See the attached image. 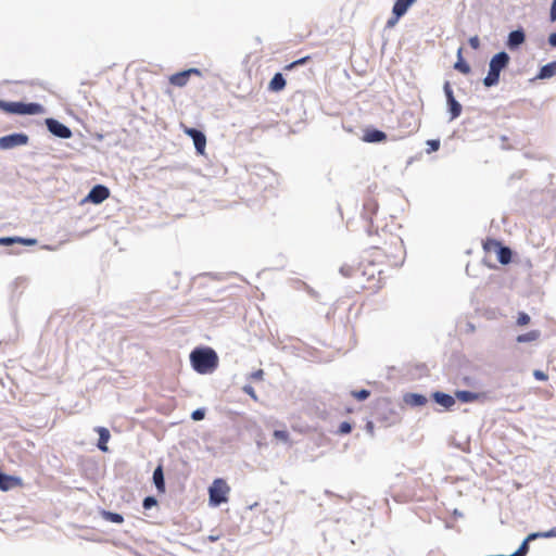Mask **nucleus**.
Masks as SVG:
<instances>
[{
	"label": "nucleus",
	"mask_w": 556,
	"mask_h": 556,
	"mask_svg": "<svg viewBox=\"0 0 556 556\" xmlns=\"http://www.w3.org/2000/svg\"><path fill=\"white\" fill-rule=\"evenodd\" d=\"M229 493L230 486L228 483L222 478L215 479L208 488L210 504L212 506H219L228 502Z\"/></svg>",
	"instance_id": "obj_4"
},
{
	"label": "nucleus",
	"mask_w": 556,
	"mask_h": 556,
	"mask_svg": "<svg viewBox=\"0 0 556 556\" xmlns=\"http://www.w3.org/2000/svg\"><path fill=\"white\" fill-rule=\"evenodd\" d=\"M109 197L110 190L105 186L97 185L90 190L86 200L94 204H100L103 201H105Z\"/></svg>",
	"instance_id": "obj_11"
},
{
	"label": "nucleus",
	"mask_w": 556,
	"mask_h": 556,
	"mask_svg": "<svg viewBox=\"0 0 556 556\" xmlns=\"http://www.w3.org/2000/svg\"><path fill=\"white\" fill-rule=\"evenodd\" d=\"M351 430H352L351 425L349 422H345V421L342 422L340 425V427H339V432L343 433V434L351 432Z\"/></svg>",
	"instance_id": "obj_34"
},
{
	"label": "nucleus",
	"mask_w": 556,
	"mask_h": 556,
	"mask_svg": "<svg viewBox=\"0 0 556 556\" xmlns=\"http://www.w3.org/2000/svg\"><path fill=\"white\" fill-rule=\"evenodd\" d=\"M153 482L160 493L165 492L164 475L161 466H159L153 472Z\"/></svg>",
	"instance_id": "obj_21"
},
{
	"label": "nucleus",
	"mask_w": 556,
	"mask_h": 556,
	"mask_svg": "<svg viewBox=\"0 0 556 556\" xmlns=\"http://www.w3.org/2000/svg\"><path fill=\"white\" fill-rule=\"evenodd\" d=\"M533 376L538 379V380H546L547 379V375L541 370H534L533 372Z\"/></svg>",
	"instance_id": "obj_38"
},
{
	"label": "nucleus",
	"mask_w": 556,
	"mask_h": 556,
	"mask_svg": "<svg viewBox=\"0 0 556 556\" xmlns=\"http://www.w3.org/2000/svg\"><path fill=\"white\" fill-rule=\"evenodd\" d=\"M399 18H400V17H396V16L394 15V17H392V18H390V20L388 21V26H389V27L394 26V25L396 24V22H397V20H399Z\"/></svg>",
	"instance_id": "obj_41"
},
{
	"label": "nucleus",
	"mask_w": 556,
	"mask_h": 556,
	"mask_svg": "<svg viewBox=\"0 0 556 556\" xmlns=\"http://www.w3.org/2000/svg\"><path fill=\"white\" fill-rule=\"evenodd\" d=\"M387 139V135L378 129L367 130L364 136L366 142H381Z\"/></svg>",
	"instance_id": "obj_18"
},
{
	"label": "nucleus",
	"mask_w": 556,
	"mask_h": 556,
	"mask_svg": "<svg viewBox=\"0 0 556 556\" xmlns=\"http://www.w3.org/2000/svg\"><path fill=\"white\" fill-rule=\"evenodd\" d=\"M192 75L201 77L202 72L199 68H189L182 72H178L168 77V83L172 86L181 88L189 83V79Z\"/></svg>",
	"instance_id": "obj_6"
},
{
	"label": "nucleus",
	"mask_w": 556,
	"mask_h": 556,
	"mask_svg": "<svg viewBox=\"0 0 556 556\" xmlns=\"http://www.w3.org/2000/svg\"><path fill=\"white\" fill-rule=\"evenodd\" d=\"M263 376V370H256L254 372L251 374V378L255 379V380H258L261 379Z\"/></svg>",
	"instance_id": "obj_40"
},
{
	"label": "nucleus",
	"mask_w": 556,
	"mask_h": 556,
	"mask_svg": "<svg viewBox=\"0 0 556 556\" xmlns=\"http://www.w3.org/2000/svg\"><path fill=\"white\" fill-rule=\"evenodd\" d=\"M157 504V501L153 496H148L143 500V507L146 509H150L151 507L155 506Z\"/></svg>",
	"instance_id": "obj_29"
},
{
	"label": "nucleus",
	"mask_w": 556,
	"mask_h": 556,
	"mask_svg": "<svg viewBox=\"0 0 556 556\" xmlns=\"http://www.w3.org/2000/svg\"><path fill=\"white\" fill-rule=\"evenodd\" d=\"M24 243V244H33L36 241L33 239H22V238H11V237H0V245H11L13 243Z\"/></svg>",
	"instance_id": "obj_23"
},
{
	"label": "nucleus",
	"mask_w": 556,
	"mask_h": 556,
	"mask_svg": "<svg viewBox=\"0 0 556 556\" xmlns=\"http://www.w3.org/2000/svg\"><path fill=\"white\" fill-rule=\"evenodd\" d=\"M509 55L505 51L496 53L490 61L489 73L483 78L485 87H492L498 84L501 71L504 70L509 63Z\"/></svg>",
	"instance_id": "obj_2"
},
{
	"label": "nucleus",
	"mask_w": 556,
	"mask_h": 556,
	"mask_svg": "<svg viewBox=\"0 0 556 556\" xmlns=\"http://www.w3.org/2000/svg\"><path fill=\"white\" fill-rule=\"evenodd\" d=\"M427 146L429 147L428 152L437 151L440 148V141L439 140H428Z\"/></svg>",
	"instance_id": "obj_32"
},
{
	"label": "nucleus",
	"mask_w": 556,
	"mask_h": 556,
	"mask_svg": "<svg viewBox=\"0 0 556 556\" xmlns=\"http://www.w3.org/2000/svg\"><path fill=\"white\" fill-rule=\"evenodd\" d=\"M526 40V35L522 29H516L509 33L507 39V47L510 50L517 49L520 45H522Z\"/></svg>",
	"instance_id": "obj_13"
},
{
	"label": "nucleus",
	"mask_w": 556,
	"mask_h": 556,
	"mask_svg": "<svg viewBox=\"0 0 556 556\" xmlns=\"http://www.w3.org/2000/svg\"><path fill=\"white\" fill-rule=\"evenodd\" d=\"M539 534V538H556V527L545 531V532H536Z\"/></svg>",
	"instance_id": "obj_30"
},
{
	"label": "nucleus",
	"mask_w": 556,
	"mask_h": 556,
	"mask_svg": "<svg viewBox=\"0 0 556 556\" xmlns=\"http://www.w3.org/2000/svg\"><path fill=\"white\" fill-rule=\"evenodd\" d=\"M549 18L552 22L556 21V0H553L551 5Z\"/></svg>",
	"instance_id": "obj_35"
},
{
	"label": "nucleus",
	"mask_w": 556,
	"mask_h": 556,
	"mask_svg": "<svg viewBox=\"0 0 556 556\" xmlns=\"http://www.w3.org/2000/svg\"><path fill=\"white\" fill-rule=\"evenodd\" d=\"M28 142V136L25 134H12L0 138L1 149H12L24 146Z\"/></svg>",
	"instance_id": "obj_8"
},
{
	"label": "nucleus",
	"mask_w": 556,
	"mask_h": 556,
	"mask_svg": "<svg viewBox=\"0 0 556 556\" xmlns=\"http://www.w3.org/2000/svg\"><path fill=\"white\" fill-rule=\"evenodd\" d=\"M416 1L417 0H396L392 9L393 15L396 17L403 16L407 12L408 8Z\"/></svg>",
	"instance_id": "obj_14"
},
{
	"label": "nucleus",
	"mask_w": 556,
	"mask_h": 556,
	"mask_svg": "<svg viewBox=\"0 0 556 556\" xmlns=\"http://www.w3.org/2000/svg\"><path fill=\"white\" fill-rule=\"evenodd\" d=\"M269 89L273 90V91H277L278 90V72L271 78V80L269 83Z\"/></svg>",
	"instance_id": "obj_33"
},
{
	"label": "nucleus",
	"mask_w": 556,
	"mask_h": 556,
	"mask_svg": "<svg viewBox=\"0 0 556 556\" xmlns=\"http://www.w3.org/2000/svg\"><path fill=\"white\" fill-rule=\"evenodd\" d=\"M455 396L459 401H462L464 403H468V402L477 401L480 397V394L470 392V391H456Z\"/></svg>",
	"instance_id": "obj_22"
},
{
	"label": "nucleus",
	"mask_w": 556,
	"mask_h": 556,
	"mask_svg": "<svg viewBox=\"0 0 556 556\" xmlns=\"http://www.w3.org/2000/svg\"><path fill=\"white\" fill-rule=\"evenodd\" d=\"M457 55L458 60L454 65L455 70L459 71L463 74H468L470 72V66L462 59V48L458 49Z\"/></svg>",
	"instance_id": "obj_25"
},
{
	"label": "nucleus",
	"mask_w": 556,
	"mask_h": 556,
	"mask_svg": "<svg viewBox=\"0 0 556 556\" xmlns=\"http://www.w3.org/2000/svg\"><path fill=\"white\" fill-rule=\"evenodd\" d=\"M96 431L99 434L98 447L102 452H108V442L111 438L110 431L104 427L96 428Z\"/></svg>",
	"instance_id": "obj_15"
},
{
	"label": "nucleus",
	"mask_w": 556,
	"mask_h": 556,
	"mask_svg": "<svg viewBox=\"0 0 556 556\" xmlns=\"http://www.w3.org/2000/svg\"><path fill=\"white\" fill-rule=\"evenodd\" d=\"M46 125L49 131L59 138L68 139L72 137L71 129L54 118H47Z\"/></svg>",
	"instance_id": "obj_10"
},
{
	"label": "nucleus",
	"mask_w": 556,
	"mask_h": 556,
	"mask_svg": "<svg viewBox=\"0 0 556 556\" xmlns=\"http://www.w3.org/2000/svg\"><path fill=\"white\" fill-rule=\"evenodd\" d=\"M279 79H280V80H279V81H280V83H279V84H280V85H279V88H280V90H282V89L285 88L286 80H285V78L282 77V75H281V74H280V78H279Z\"/></svg>",
	"instance_id": "obj_42"
},
{
	"label": "nucleus",
	"mask_w": 556,
	"mask_h": 556,
	"mask_svg": "<svg viewBox=\"0 0 556 556\" xmlns=\"http://www.w3.org/2000/svg\"><path fill=\"white\" fill-rule=\"evenodd\" d=\"M184 131L186 135H188L190 138H192L197 152L199 154L203 155L205 152V147H206L205 135L202 131H200L195 128H190V127H185Z\"/></svg>",
	"instance_id": "obj_9"
},
{
	"label": "nucleus",
	"mask_w": 556,
	"mask_h": 556,
	"mask_svg": "<svg viewBox=\"0 0 556 556\" xmlns=\"http://www.w3.org/2000/svg\"><path fill=\"white\" fill-rule=\"evenodd\" d=\"M556 75V61L543 65L540 70L538 78L547 79Z\"/></svg>",
	"instance_id": "obj_20"
},
{
	"label": "nucleus",
	"mask_w": 556,
	"mask_h": 556,
	"mask_svg": "<svg viewBox=\"0 0 556 556\" xmlns=\"http://www.w3.org/2000/svg\"><path fill=\"white\" fill-rule=\"evenodd\" d=\"M102 517L105 520L114 522V523H122L124 521V517L117 513L104 510V511H102Z\"/></svg>",
	"instance_id": "obj_26"
},
{
	"label": "nucleus",
	"mask_w": 556,
	"mask_h": 556,
	"mask_svg": "<svg viewBox=\"0 0 556 556\" xmlns=\"http://www.w3.org/2000/svg\"><path fill=\"white\" fill-rule=\"evenodd\" d=\"M548 43L556 48V33H553L548 37Z\"/></svg>",
	"instance_id": "obj_39"
},
{
	"label": "nucleus",
	"mask_w": 556,
	"mask_h": 556,
	"mask_svg": "<svg viewBox=\"0 0 556 556\" xmlns=\"http://www.w3.org/2000/svg\"><path fill=\"white\" fill-rule=\"evenodd\" d=\"M279 435H280V441H286L287 440V433L285 431H280Z\"/></svg>",
	"instance_id": "obj_43"
},
{
	"label": "nucleus",
	"mask_w": 556,
	"mask_h": 556,
	"mask_svg": "<svg viewBox=\"0 0 556 556\" xmlns=\"http://www.w3.org/2000/svg\"><path fill=\"white\" fill-rule=\"evenodd\" d=\"M443 90L446 97L451 119L457 118L462 113L460 103L454 98L453 90L448 81H445Z\"/></svg>",
	"instance_id": "obj_7"
},
{
	"label": "nucleus",
	"mask_w": 556,
	"mask_h": 556,
	"mask_svg": "<svg viewBox=\"0 0 556 556\" xmlns=\"http://www.w3.org/2000/svg\"><path fill=\"white\" fill-rule=\"evenodd\" d=\"M244 391L249 394H251L252 396H254L253 394V389L251 387H244Z\"/></svg>",
	"instance_id": "obj_44"
},
{
	"label": "nucleus",
	"mask_w": 556,
	"mask_h": 556,
	"mask_svg": "<svg viewBox=\"0 0 556 556\" xmlns=\"http://www.w3.org/2000/svg\"><path fill=\"white\" fill-rule=\"evenodd\" d=\"M469 45L472 49H478L480 46V41L478 36H473L469 39Z\"/></svg>",
	"instance_id": "obj_37"
},
{
	"label": "nucleus",
	"mask_w": 556,
	"mask_h": 556,
	"mask_svg": "<svg viewBox=\"0 0 556 556\" xmlns=\"http://www.w3.org/2000/svg\"><path fill=\"white\" fill-rule=\"evenodd\" d=\"M23 485V481L21 478L15 476H10L0 471V490L9 491L14 488H20Z\"/></svg>",
	"instance_id": "obj_12"
},
{
	"label": "nucleus",
	"mask_w": 556,
	"mask_h": 556,
	"mask_svg": "<svg viewBox=\"0 0 556 556\" xmlns=\"http://www.w3.org/2000/svg\"><path fill=\"white\" fill-rule=\"evenodd\" d=\"M0 110L7 114L17 115H40L45 113V108L38 103L7 102L0 100Z\"/></svg>",
	"instance_id": "obj_3"
},
{
	"label": "nucleus",
	"mask_w": 556,
	"mask_h": 556,
	"mask_svg": "<svg viewBox=\"0 0 556 556\" xmlns=\"http://www.w3.org/2000/svg\"><path fill=\"white\" fill-rule=\"evenodd\" d=\"M484 249L488 252L496 253L497 261L503 265L508 264L511 260V250L508 247L502 245L496 240H488L484 243Z\"/></svg>",
	"instance_id": "obj_5"
},
{
	"label": "nucleus",
	"mask_w": 556,
	"mask_h": 556,
	"mask_svg": "<svg viewBox=\"0 0 556 556\" xmlns=\"http://www.w3.org/2000/svg\"><path fill=\"white\" fill-rule=\"evenodd\" d=\"M204 416H205V412H204V409H201V408L195 409V410L192 413V415H191L192 419H193V420H197V421H198V420H202V419L204 418Z\"/></svg>",
	"instance_id": "obj_31"
},
{
	"label": "nucleus",
	"mask_w": 556,
	"mask_h": 556,
	"mask_svg": "<svg viewBox=\"0 0 556 556\" xmlns=\"http://www.w3.org/2000/svg\"><path fill=\"white\" fill-rule=\"evenodd\" d=\"M433 399L439 405L445 408H451L455 404V397L446 393L434 392Z\"/></svg>",
	"instance_id": "obj_16"
},
{
	"label": "nucleus",
	"mask_w": 556,
	"mask_h": 556,
	"mask_svg": "<svg viewBox=\"0 0 556 556\" xmlns=\"http://www.w3.org/2000/svg\"><path fill=\"white\" fill-rule=\"evenodd\" d=\"M306 61V58H302L300 60H296L294 62H291L290 64L286 65L285 66V70H291L293 67H295L296 65L299 64H303L304 62Z\"/></svg>",
	"instance_id": "obj_36"
},
{
	"label": "nucleus",
	"mask_w": 556,
	"mask_h": 556,
	"mask_svg": "<svg viewBox=\"0 0 556 556\" xmlns=\"http://www.w3.org/2000/svg\"><path fill=\"white\" fill-rule=\"evenodd\" d=\"M367 427H368V430H371L372 429V424L368 422Z\"/></svg>",
	"instance_id": "obj_45"
},
{
	"label": "nucleus",
	"mask_w": 556,
	"mask_h": 556,
	"mask_svg": "<svg viewBox=\"0 0 556 556\" xmlns=\"http://www.w3.org/2000/svg\"><path fill=\"white\" fill-rule=\"evenodd\" d=\"M352 394L358 401H364V400H366L370 395V392L368 390L363 389V390H359V391H355Z\"/></svg>",
	"instance_id": "obj_27"
},
{
	"label": "nucleus",
	"mask_w": 556,
	"mask_h": 556,
	"mask_svg": "<svg viewBox=\"0 0 556 556\" xmlns=\"http://www.w3.org/2000/svg\"><path fill=\"white\" fill-rule=\"evenodd\" d=\"M404 401L406 404L417 407L425 405L427 403V397L418 393H407L404 396Z\"/></svg>",
	"instance_id": "obj_17"
},
{
	"label": "nucleus",
	"mask_w": 556,
	"mask_h": 556,
	"mask_svg": "<svg viewBox=\"0 0 556 556\" xmlns=\"http://www.w3.org/2000/svg\"><path fill=\"white\" fill-rule=\"evenodd\" d=\"M530 323V316L526 313H519L517 324L519 326H526Z\"/></svg>",
	"instance_id": "obj_28"
},
{
	"label": "nucleus",
	"mask_w": 556,
	"mask_h": 556,
	"mask_svg": "<svg viewBox=\"0 0 556 556\" xmlns=\"http://www.w3.org/2000/svg\"><path fill=\"white\" fill-rule=\"evenodd\" d=\"M539 538V534L538 533H530L525 540L523 542L521 543V545L519 546V548L513 553L511 555L513 556H526L529 552V542L535 540Z\"/></svg>",
	"instance_id": "obj_19"
},
{
	"label": "nucleus",
	"mask_w": 556,
	"mask_h": 556,
	"mask_svg": "<svg viewBox=\"0 0 556 556\" xmlns=\"http://www.w3.org/2000/svg\"><path fill=\"white\" fill-rule=\"evenodd\" d=\"M539 337H540V331L531 330L525 334H519L516 340L519 343H526V342L535 341Z\"/></svg>",
	"instance_id": "obj_24"
},
{
	"label": "nucleus",
	"mask_w": 556,
	"mask_h": 556,
	"mask_svg": "<svg viewBox=\"0 0 556 556\" xmlns=\"http://www.w3.org/2000/svg\"><path fill=\"white\" fill-rule=\"evenodd\" d=\"M193 369L201 374H211L218 367V356L211 348H197L190 354Z\"/></svg>",
	"instance_id": "obj_1"
}]
</instances>
